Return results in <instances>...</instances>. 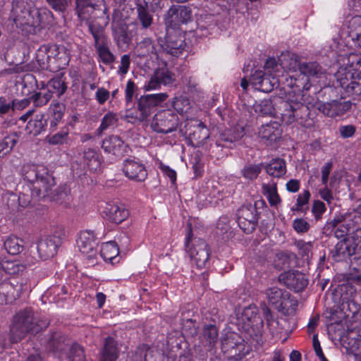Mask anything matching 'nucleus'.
I'll return each instance as SVG.
<instances>
[{"label": "nucleus", "mask_w": 361, "mask_h": 361, "mask_svg": "<svg viewBox=\"0 0 361 361\" xmlns=\"http://www.w3.org/2000/svg\"><path fill=\"white\" fill-rule=\"evenodd\" d=\"M51 17L49 11L39 10L25 0H13L9 20L23 34L34 35L46 25Z\"/></svg>", "instance_id": "nucleus-1"}, {"label": "nucleus", "mask_w": 361, "mask_h": 361, "mask_svg": "<svg viewBox=\"0 0 361 361\" xmlns=\"http://www.w3.org/2000/svg\"><path fill=\"white\" fill-rule=\"evenodd\" d=\"M279 108L281 110V119L287 125L297 123L309 128L313 125L309 118L310 109L317 105V99L307 92H298L288 95L286 100H279Z\"/></svg>", "instance_id": "nucleus-2"}, {"label": "nucleus", "mask_w": 361, "mask_h": 361, "mask_svg": "<svg viewBox=\"0 0 361 361\" xmlns=\"http://www.w3.org/2000/svg\"><path fill=\"white\" fill-rule=\"evenodd\" d=\"M20 175L24 180L30 183L31 194L33 197L42 199L50 197L58 201L59 198L52 191L55 187V180L47 166L42 164H25L20 169Z\"/></svg>", "instance_id": "nucleus-3"}, {"label": "nucleus", "mask_w": 361, "mask_h": 361, "mask_svg": "<svg viewBox=\"0 0 361 361\" xmlns=\"http://www.w3.org/2000/svg\"><path fill=\"white\" fill-rule=\"evenodd\" d=\"M49 321L41 317L30 308L17 312L10 325L9 335L12 343H18L28 334H37L49 326Z\"/></svg>", "instance_id": "nucleus-4"}, {"label": "nucleus", "mask_w": 361, "mask_h": 361, "mask_svg": "<svg viewBox=\"0 0 361 361\" xmlns=\"http://www.w3.org/2000/svg\"><path fill=\"white\" fill-rule=\"evenodd\" d=\"M192 236V229L189 228L185 237V247L192 263L198 269L204 267L209 261V249L207 243L202 239L195 240L190 245Z\"/></svg>", "instance_id": "nucleus-5"}, {"label": "nucleus", "mask_w": 361, "mask_h": 361, "mask_svg": "<svg viewBox=\"0 0 361 361\" xmlns=\"http://www.w3.org/2000/svg\"><path fill=\"white\" fill-rule=\"evenodd\" d=\"M257 314V307L255 305H249L245 307L238 317L239 322L243 324V327L250 336H259L263 332V321Z\"/></svg>", "instance_id": "nucleus-6"}, {"label": "nucleus", "mask_w": 361, "mask_h": 361, "mask_svg": "<svg viewBox=\"0 0 361 361\" xmlns=\"http://www.w3.org/2000/svg\"><path fill=\"white\" fill-rule=\"evenodd\" d=\"M287 57L290 59V62L287 65L283 61H281L283 68L288 69L289 71H295L296 68H298L300 72L306 76L309 80L321 78L325 74V71L318 63L315 61L298 63V56L296 55H293L291 56H287Z\"/></svg>", "instance_id": "nucleus-7"}, {"label": "nucleus", "mask_w": 361, "mask_h": 361, "mask_svg": "<svg viewBox=\"0 0 361 361\" xmlns=\"http://www.w3.org/2000/svg\"><path fill=\"white\" fill-rule=\"evenodd\" d=\"M335 78L341 86L348 95L361 94V71L347 72L341 68L335 73Z\"/></svg>", "instance_id": "nucleus-8"}, {"label": "nucleus", "mask_w": 361, "mask_h": 361, "mask_svg": "<svg viewBox=\"0 0 361 361\" xmlns=\"http://www.w3.org/2000/svg\"><path fill=\"white\" fill-rule=\"evenodd\" d=\"M178 118L171 110H163L154 115L151 123L152 130L159 133H169L178 127Z\"/></svg>", "instance_id": "nucleus-9"}, {"label": "nucleus", "mask_w": 361, "mask_h": 361, "mask_svg": "<svg viewBox=\"0 0 361 361\" xmlns=\"http://www.w3.org/2000/svg\"><path fill=\"white\" fill-rule=\"evenodd\" d=\"M192 19V10L185 6H172L165 15L164 22L167 28L174 30L186 24Z\"/></svg>", "instance_id": "nucleus-10"}, {"label": "nucleus", "mask_w": 361, "mask_h": 361, "mask_svg": "<svg viewBox=\"0 0 361 361\" xmlns=\"http://www.w3.org/2000/svg\"><path fill=\"white\" fill-rule=\"evenodd\" d=\"M161 51H160L161 57L164 54H169L173 56H179L183 51L185 43L184 36L179 31L167 30V35L165 41L161 44Z\"/></svg>", "instance_id": "nucleus-11"}, {"label": "nucleus", "mask_w": 361, "mask_h": 361, "mask_svg": "<svg viewBox=\"0 0 361 361\" xmlns=\"http://www.w3.org/2000/svg\"><path fill=\"white\" fill-rule=\"evenodd\" d=\"M62 244V238L57 235H47L41 238L37 245L39 258L47 260L54 257Z\"/></svg>", "instance_id": "nucleus-12"}, {"label": "nucleus", "mask_w": 361, "mask_h": 361, "mask_svg": "<svg viewBox=\"0 0 361 361\" xmlns=\"http://www.w3.org/2000/svg\"><path fill=\"white\" fill-rule=\"evenodd\" d=\"M238 224L245 233L252 232L257 222V208L249 204L242 206L237 212Z\"/></svg>", "instance_id": "nucleus-13"}, {"label": "nucleus", "mask_w": 361, "mask_h": 361, "mask_svg": "<svg viewBox=\"0 0 361 361\" xmlns=\"http://www.w3.org/2000/svg\"><path fill=\"white\" fill-rule=\"evenodd\" d=\"M101 213L104 217L115 224L123 222L129 215L124 204L114 202H104L101 206Z\"/></svg>", "instance_id": "nucleus-14"}, {"label": "nucleus", "mask_w": 361, "mask_h": 361, "mask_svg": "<svg viewBox=\"0 0 361 361\" xmlns=\"http://www.w3.org/2000/svg\"><path fill=\"white\" fill-rule=\"evenodd\" d=\"M112 35L118 47L128 44L131 40L132 35L128 31V26L124 19L118 13L113 16L111 23Z\"/></svg>", "instance_id": "nucleus-15"}, {"label": "nucleus", "mask_w": 361, "mask_h": 361, "mask_svg": "<svg viewBox=\"0 0 361 361\" xmlns=\"http://www.w3.org/2000/svg\"><path fill=\"white\" fill-rule=\"evenodd\" d=\"M279 280L287 288L295 292L302 291L308 284L306 276L294 270H289L281 274Z\"/></svg>", "instance_id": "nucleus-16"}, {"label": "nucleus", "mask_w": 361, "mask_h": 361, "mask_svg": "<svg viewBox=\"0 0 361 361\" xmlns=\"http://www.w3.org/2000/svg\"><path fill=\"white\" fill-rule=\"evenodd\" d=\"M123 171L126 177L137 182H142L147 177L146 168L138 159H126L123 162Z\"/></svg>", "instance_id": "nucleus-17"}, {"label": "nucleus", "mask_w": 361, "mask_h": 361, "mask_svg": "<svg viewBox=\"0 0 361 361\" xmlns=\"http://www.w3.org/2000/svg\"><path fill=\"white\" fill-rule=\"evenodd\" d=\"M282 134L281 125L276 121H271L262 125L257 130V137L261 142L271 145L279 140Z\"/></svg>", "instance_id": "nucleus-18"}, {"label": "nucleus", "mask_w": 361, "mask_h": 361, "mask_svg": "<svg viewBox=\"0 0 361 361\" xmlns=\"http://www.w3.org/2000/svg\"><path fill=\"white\" fill-rule=\"evenodd\" d=\"M221 348L233 357L244 355L246 353L244 340L235 334L228 335L221 341Z\"/></svg>", "instance_id": "nucleus-19"}, {"label": "nucleus", "mask_w": 361, "mask_h": 361, "mask_svg": "<svg viewBox=\"0 0 361 361\" xmlns=\"http://www.w3.org/2000/svg\"><path fill=\"white\" fill-rule=\"evenodd\" d=\"M104 7L103 12L107 13L108 9L105 6L104 0H76V11L79 18L87 20L94 11Z\"/></svg>", "instance_id": "nucleus-20"}, {"label": "nucleus", "mask_w": 361, "mask_h": 361, "mask_svg": "<svg viewBox=\"0 0 361 361\" xmlns=\"http://www.w3.org/2000/svg\"><path fill=\"white\" fill-rule=\"evenodd\" d=\"M350 107V102L333 100L330 102L318 104L317 109L327 116L336 118L343 115Z\"/></svg>", "instance_id": "nucleus-21"}, {"label": "nucleus", "mask_w": 361, "mask_h": 361, "mask_svg": "<svg viewBox=\"0 0 361 361\" xmlns=\"http://www.w3.org/2000/svg\"><path fill=\"white\" fill-rule=\"evenodd\" d=\"M102 148L105 152L116 157H122L128 152V146L119 136L115 135L106 137L102 141Z\"/></svg>", "instance_id": "nucleus-22"}, {"label": "nucleus", "mask_w": 361, "mask_h": 361, "mask_svg": "<svg viewBox=\"0 0 361 361\" xmlns=\"http://www.w3.org/2000/svg\"><path fill=\"white\" fill-rule=\"evenodd\" d=\"M71 346L70 341L59 332L53 333L47 344V348L62 360Z\"/></svg>", "instance_id": "nucleus-23"}, {"label": "nucleus", "mask_w": 361, "mask_h": 361, "mask_svg": "<svg viewBox=\"0 0 361 361\" xmlns=\"http://www.w3.org/2000/svg\"><path fill=\"white\" fill-rule=\"evenodd\" d=\"M279 100H283L281 98H274V99H263L256 102L253 105L255 111L262 116H281V110L279 108Z\"/></svg>", "instance_id": "nucleus-24"}, {"label": "nucleus", "mask_w": 361, "mask_h": 361, "mask_svg": "<svg viewBox=\"0 0 361 361\" xmlns=\"http://www.w3.org/2000/svg\"><path fill=\"white\" fill-rule=\"evenodd\" d=\"M338 63L339 64L338 71L343 68L347 72L361 71V55L359 54L351 52L341 55L338 59Z\"/></svg>", "instance_id": "nucleus-25"}, {"label": "nucleus", "mask_w": 361, "mask_h": 361, "mask_svg": "<svg viewBox=\"0 0 361 361\" xmlns=\"http://www.w3.org/2000/svg\"><path fill=\"white\" fill-rule=\"evenodd\" d=\"M77 243L82 254L91 256L95 252L97 242L92 231H83L80 232Z\"/></svg>", "instance_id": "nucleus-26"}, {"label": "nucleus", "mask_w": 361, "mask_h": 361, "mask_svg": "<svg viewBox=\"0 0 361 361\" xmlns=\"http://www.w3.org/2000/svg\"><path fill=\"white\" fill-rule=\"evenodd\" d=\"M49 53L51 54L47 56L48 63L49 64L56 61V67L60 69L64 68L68 66L70 56L67 49L63 47H60L55 46L49 50Z\"/></svg>", "instance_id": "nucleus-27"}, {"label": "nucleus", "mask_w": 361, "mask_h": 361, "mask_svg": "<svg viewBox=\"0 0 361 361\" xmlns=\"http://www.w3.org/2000/svg\"><path fill=\"white\" fill-rule=\"evenodd\" d=\"M135 51L139 57L150 56L151 59L154 57L156 59H159L161 58L160 51H157L150 38H145L139 42L136 46Z\"/></svg>", "instance_id": "nucleus-28"}, {"label": "nucleus", "mask_w": 361, "mask_h": 361, "mask_svg": "<svg viewBox=\"0 0 361 361\" xmlns=\"http://www.w3.org/2000/svg\"><path fill=\"white\" fill-rule=\"evenodd\" d=\"M66 110L65 104L61 102H52L49 106L50 125L49 129L55 131L61 121Z\"/></svg>", "instance_id": "nucleus-29"}, {"label": "nucleus", "mask_w": 361, "mask_h": 361, "mask_svg": "<svg viewBox=\"0 0 361 361\" xmlns=\"http://www.w3.org/2000/svg\"><path fill=\"white\" fill-rule=\"evenodd\" d=\"M298 305V300L287 292L276 309L285 315L291 316L296 312Z\"/></svg>", "instance_id": "nucleus-30"}, {"label": "nucleus", "mask_w": 361, "mask_h": 361, "mask_svg": "<svg viewBox=\"0 0 361 361\" xmlns=\"http://www.w3.org/2000/svg\"><path fill=\"white\" fill-rule=\"evenodd\" d=\"M189 136L191 141L195 142V145L197 146L202 145L209 137V129L202 122H199L194 127L192 133H190Z\"/></svg>", "instance_id": "nucleus-31"}, {"label": "nucleus", "mask_w": 361, "mask_h": 361, "mask_svg": "<svg viewBox=\"0 0 361 361\" xmlns=\"http://www.w3.org/2000/svg\"><path fill=\"white\" fill-rule=\"evenodd\" d=\"M3 295L4 299L2 302L12 303L20 296L19 288H17L13 283L4 282L0 284V296Z\"/></svg>", "instance_id": "nucleus-32"}, {"label": "nucleus", "mask_w": 361, "mask_h": 361, "mask_svg": "<svg viewBox=\"0 0 361 361\" xmlns=\"http://www.w3.org/2000/svg\"><path fill=\"white\" fill-rule=\"evenodd\" d=\"M44 117L43 114H37L33 118L30 119L25 127L26 132L33 135H39L44 130L46 126Z\"/></svg>", "instance_id": "nucleus-33"}, {"label": "nucleus", "mask_w": 361, "mask_h": 361, "mask_svg": "<svg viewBox=\"0 0 361 361\" xmlns=\"http://www.w3.org/2000/svg\"><path fill=\"white\" fill-rule=\"evenodd\" d=\"M117 359L116 343L112 337H107L105 340L101 361H116Z\"/></svg>", "instance_id": "nucleus-34"}, {"label": "nucleus", "mask_w": 361, "mask_h": 361, "mask_svg": "<svg viewBox=\"0 0 361 361\" xmlns=\"http://www.w3.org/2000/svg\"><path fill=\"white\" fill-rule=\"evenodd\" d=\"M262 189V193L267 198L270 205L276 207L281 202V198L277 192L276 184L273 181L263 183Z\"/></svg>", "instance_id": "nucleus-35"}, {"label": "nucleus", "mask_w": 361, "mask_h": 361, "mask_svg": "<svg viewBox=\"0 0 361 361\" xmlns=\"http://www.w3.org/2000/svg\"><path fill=\"white\" fill-rule=\"evenodd\" d=\"M267 173L274 178H280L286 173V165L282 159H274L266 166Z\"/></svg>", "instance_id": "nucleus-36"}, {"label": "nucleus", "mask_w": 361, "mask_h": 361, "mask_svg": "<svg viewBox=\"0 0 361 361\" xmlns=\"http://www.w3.org/2000/svg\"><path fill=\"white\" fill-rule=\"evenodd\" d=\"M348 29L349 36L361 47V16L353 17L348 22Z\"/></svg>", "instance_id": "nucleus-37"}, {"label": "nucleus", "mask_w": 361, "mask_h": 361, "mask_svg": "<svg viewBox=\"0 0 361 361\" xmlns=\"http://www.w3.org/2000/svg\"><path fill=\"white\" fill-rule=\"evenodd\" d=\"M4 246L8 253L11 255H18L20 253L24 248L23 240L16 236H8L4 241Z\"/></svg>", "instance_id": "nucleus-38"}, {"label": "nucleus", "mask_w": 361, "mask_h": 361, "mask_svg": "<svg viewBox=\"0 0 361 361\" xmlns=\"http://www.w3.org/2000/svg\"><path fill=\"white\" fill-rule=\"evenodd\" d=\"M218 340V331L214 325L205 326L202 336V342L204 345L212 348Z\"/></svg>", "instance_id": "nucleus-39"}, {"label": "nucleus", "mask_w": 361, "mask_h": 361, "mask_svg": "<svg viewBox=\"0 0 361 361\" xmlns=\"http://www.w3.org/2000/svg\"><path fill=\"white\" fill-rule=\"evenodd\" d=\"M118 253V247L115 242H106L102 245L100 255L104 261L111 262Z\"/></svg>", "instance_id": "nucleus-40"}, {"label": "nucleus", "mask_w": 361, "mask_h": 361, "mask_svg": "<svg viewBox=\"0 0 361 361\" xmlns=\"http://www.w3.org/2000/svg\"><path fill=\"white\" fill-rule=\"evenodd\" d=\"M136 10L142 27L145 29L149 27L153 23V16L148 11L147 5L137 4Z\"/></svg>", "instance_id": "nucleus-41"}, {"label": "nucleus", "mask_w": 361, "mask_h": 361, "mask_svg": "<svg viewBox=\"0 0 361 361\" xmlns=\"http://www.w3.org/2000/svg\"><path fill=\"white\" fill-rule=\"evenodd\" d=\"M343 345L348 354L353 355L355 357L361 355V337L347 338L343 341Z\"/></svg>", "instance_id": "nucleus-42"}, {"label": "nucleus", "mask_w": 361, "mask_h": 361, "mask_svg": "<svg viewBox=\"0 0 361 361\" xmlns=\"http://www.w3.org/2000/svg\"><path fill=\"white\" fill-rule=\"evenodd\" d=\"M69 140V130L67 128L46 137V141L51 145H64Z\"/></svg>", "instance_id": "nucleus-43"}, {"label": "nucleus", "mask_w": 361, "mask_h": 361, "mask_svg": "<svg viewBox=\"0 0 361 361\" xmlns=\"http://www.w3.org/2000/svg\"><path fill=\"white\" fill-rule=\"evenodd\" d=\"M285 293H287V292L277 287H271L266 290L268 302L274 306L276 309L284 298Z\"/></svg>", "instance_id": "nucleus-44"}, {"label": "nucleus", "mask_w": 361, "mask_h": 361, "mask_svg": "<svg viewBox=\"0 0 361 361\" xmlns=\"http://www.w3.org/2000/svg\"><path fill=\"white\" fill-rule=\"evenodd\" d=\"M63 360L67 361H85L82 348L78 345H72L63 355Z\"/></svg>", "instance_id": "nucleus-45"}, {"label": "nucleus", "mask_w": 361, "mask_h": 361, "mask_svg": "<svg viewBox=\"0 0 361 361\" xmlns=\"http://www.w3.org/2000/svg\"><path fill=\"white\" fill-rule=\"evenodd\" d=\"M47 91L51 93V97L53 94H56L57 96L60 97L67 89L65 82L61 78H54L51 79L47 85Z\"/></svg>", "instance_id": "nucleus-46"}, {"label": "nucleus", "mask_w": 361, "mask_h": 361, "mask_svg": "<svg viewBox=\"0 0 361 361\" xmlns=\"http://www.w3.org/2000/svg\"><path fill=\"white\" fill-rule=\"evenodd\" d=\"M51 97V93L47 92L44 88L40 89L39 92H34L30 97L35 106L37 107L46 105Z\"/></svg>", "instance_id": "nucleus-47"}, {"label": "nucleus", "mask_w": 361, "mask_h": 361, "mask_svg": "<svg viewBox=\"0 0 361 361\" xmlns=\"http://www.w3.org/2000/svg\"><path fill=\"white\" fill-rule=\"evenodd\" d=\"M84 160L91 171H97L100 166V161L97 152L88 149L84 152Z\"/></svg>", "instance_id": "nucleus-48"}, {"label": "nucleus", "mask_w": 361, "mask_h": 361, "mask_svg": "<svg viewBox=\"0 0 361 361\" xmlns=\"http://www.w3.org/2000/svg\"><path fill=\"white\" fill-rule=\"evenodd\" d=\"M279 84V79L271 74L265 73L263 80L261 81L258 90L263 92H270Z\"/></svg>", "instance_id": "nucleus-49"}, {"label": "nucleus", "mask_w": 361, "mask_h": 361, "mask_svg": "<svg viewBox=\"0 0 361 361\" xmlns=\"http://www.w3.org/2000/svg\"><path fill=\"white\" fill-rule=\"evenodd\" d=\"M118 120L116 114L113 112L106 114L102 119L99 127L97 130L98 135H101L104 130L116 126Z\"/></svg>", "instance_id": "nucleus-50"}, {"label": "nucleus", "mask_w": 361, "mask_h": 361, "mask_svg": "<svg viewBox=\"0 0 361 361\" xmlns=\"http://www.w3.org/2000/svg\"><path fill=\"white\" fill-rule=\"evenodd\" d=\"M310 192L305 190L300 193L296 200L295 206L292 208V210L304 212L307 208V204L310 199Z\"/></svg>", "instance_id": "nucleus-51"}, {"label": "nucleus", "mask_w": 361, "mask_h": 361, "mask_svg": "<svg viewBox=\"0 0 361 361\" xmlns=\"http://www.w3.org/2000/svg\"><path fill=\"white\" fill-rule=\"evenodd\" d=\"M154 73L161 85H171L175 80L174 75L166 68H158L155 70Z\"/></svg>", "instance_id": "nucleus-52"}, {"label": "nucleus", "mask_w": 361, "mask_h": 361, "mask_svg": "<svg viewBox=\"0 0 361 361\" xmlns=\"http://www.w3.org/2000/svg\"><path fill=\"white\" fill-rule=\"evenodd\" d=\"M347 226L345 227V230H342L341 236H344L346 234L350 233L353 231L355 225L361 222V218L355 214V209L352 212L347 213Z\"/></svg>", "instance_id": "nucleus-53"}, {"label": "nucleus", "mask_w": 361, "mask_h": 361, "mask_svg": "<svg viewBox=\"0 0 361 361\" xmlns=\"http://www.w3.org/2000/svg\"><path fill=\"white\" fill-rule=\"evenodd\" d=\"M262 164H250L242 169L243 176L249 180H254L257 178L262 169Z\"/></svg>", "instance_id": "nucleus-54"}, {"label": "nucleus", "mask_w": 361, "mask_h": 361, "mask_svg": "<svg viewBox=\"0 0 361 361\" xmlns=\"http://www.w3.org/2000/svg\"><path fill=\"white\" fill-rule=\"evenodd\" d=\"M172 105L174 109L180 114L187 113L190 109V101L184 96L174 98L172 102Z\"/></svg>", "instance_id": "nucleus-55"}, {"label": "nucleus", "mask_w": 361, "mask_h": 361, "mask_svg": "<svg viewBox=\"0 0 361 361\" xmlns=\"http://www.w3.org/2000/svg\"><path fill=\"white\" fill-rule=\"evenodd\" d=\"M18 140L16 134H11L4 137L0 142V152L5 154L9 152L16 145Z\"/></svg>", "instance_id": "nucleus-56"}, {"label": "nucleus", "mask_w": 361, "mask_h": 361, "mask_svg": "<svg viewBox=\"0 0 361 361\" xmlns=\"http://www.w3.org/2000/svg\"><path fill=\"white\" fill-rule=\"evenodd\" d=\"M2 269L8 274H17L23 270L24 267L16 262L4 261L1 264Z\"/></svg>", "instance_id": "nucleus-57"}, {"label": "nucleus", "mask_w": 361, "mask_h": 361, "mask_svg": "<svg viewBox=\"0 0 361 361\" xmlns=\"http://www.w3.org/2000/svg\"><path fill=\"white\" fill-rule=\"evenodd\" d=\"M167 97L168 95L166 93L151 94L145 96L142 100L150 106H154L166 100Z\"/></svg>", "instance_id": "nucleus-58"}, {"label": "nucleus", "mask_w": 361, "mask_h": 361, "mask_svg": "<svg viewBox=\"0 0 361 361\" xmlns=\"http://www.w3.org/2000/svg\"><path fill=\"white\" fill-rule=\"evenodd\" d=\"M96 52L97 53L100 61L106 65L112 63L115 60L114 54L109 49V45L97 50Z\"/></svg>", "instance_id": "nucleus-59"}, {"label": "nucleus", "mask_w": 361, "mask_h": 361, "mask_svg": "<svg viewBox=\"0 0 361 361\" xmlns=\"http://www.w3.org/2000/svg\"><path fill=\"white\" fill-rule=\"evenodd\" d=\"M3 200L7 204L8 208H15L18 205L20 204V197L17 194L11 191H6L4 193Z\"/></svg>", "instance_id": "nucleus-60"}, {"label": "nucleus", "mask_w": 361, "mask_h": 361, "mask_svg": "<svg viewBox=\"0 0 361 361\" xmlns=\"http://www.w3.org/2000/svg\"><path fill=\"white\" fill-rule=\"evenodd\" d=\"M334 256L345 258L351 255L350 249L345 240L338 242L335 246Z\"/></svg>", "instance_id": "nucleus-61"}, {"label": "nucleus", "mask_w": 361, "mask_h": 361, "mask_svg": "<svg viewBox=\"0 0 361 361\" xmlns=\"http://www.w3.org/2000/svg\"><path fill=\"white\" fill-rule=\"evenodd\" d=\"M263 312L267 320V326L271 333L274 334L279 332V329L277 328L279 322L272 317L270 310L265 306L263 308Z\"/></svg>", "instance_id": "nucleus-62"}, {"label": "nucleus", "mask_w": 361, "mask_h": 361, "mask_svg": "<svg viewBox=\"0 0 361 361\" xmlns=\"http://www.w3.org/2000/svg\"><path fill=\"white\" fill-rule=\"evenodd\" d=\"M295 245L302 257H309L312 249V243L311 242H305L300 240L295 242Z\"/></svg>", "instance_id": "nucleus-63"}, {"label": "nucleus", "mask_w": 361, "mask_h": 361, "mask_svg": "<svg viewBox=\"0 0 361 361\" xmlns=\"http://www.w3.org/2000/svg\"><path fill=\"white\" fill-rule=\"evenodd\" d=\"M326 208L325 204L320 200H314L312 207V212L316 220L322 218V214L326 212Z\"/></svg>", "instance_id": "nucleus-64"}]
</instances>
